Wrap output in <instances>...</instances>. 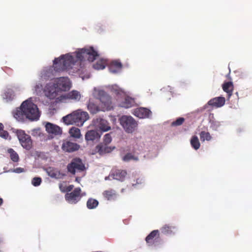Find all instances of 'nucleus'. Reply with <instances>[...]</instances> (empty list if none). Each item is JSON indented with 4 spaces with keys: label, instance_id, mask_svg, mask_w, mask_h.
<instances>
[{
    "label": "nucleus",
    "instance_id": "nucleus-1",
    "mask_svg": "<svg viewBox=\"0 0 252 252\" xmlns=\"http://www.w3.org/2000/svg\"><path fill=\"white\" fill-rule=\"evenodd\" d=\"M73 54L68 53L55 58L53 61V66L44 69L41 73V77L46 80L49 79L57 72L72 68L78 62L86 60L89 62H93L98 56L97 51L93 47L79 49Z\"/></svg>",
    "mask_w": 252,
    "mask_h": 252
},
{
    "label": "nucleus",
    "instance_id": "nucleus-2",
    "mask_svg": "<svg viewBox=\"0 0 252 252\" xmlns=\"http://www.w3.org/2000/svg\"><path fill=\"white\" fill-rule=\"evenodd\" d=\"M14 117L19 122H24L26 119L33 121L39 119L40 113L36 104L31 99L22 102L20 107L13 112Z\"/></svg>",
    "mask_w": 252,
    "mask_h": 252
},
{
    "label": "nucleus",
    "instance_id": "nucleus-3",
    "mask_svg": "<svg viewBox=\"0 0 252 252\" xmlns=\"http://www.w3.org/2000/svg\"><path fill=\"white\" fill-rule=\"evenodd\" d=\"M119 120L120 124L127 133H132L137 126V123L131 116L124 115Z\"/></svg>",
    "mask_w": 252,
    "mask_h": 252
},
{
    "label": "nucleus",
    "instance_id": "nucleus-4",
    "mask_svg": "<svg viewBox=\"0 0 252 252\" xmlns=\"http://www.w3.org/2000/svg\"><path fill=\"white\" fill-rule=\"evenodd\" d=\"M20 143L23 148L29 150L32 146V141L30 135L26 133L22 129H17L15 131Z\"/></svg>",
    "mask_w": 252,
    "mask_h": 252
},
{
    "label": "nucleus",
    "instance_id": "nucleus-5",
    "mask_svg": "<svg viewBox=\"0 0 252 252\" xmlns=\"http://www.w3.org/2000/svg\"><path fill=\"white\" fill-rule=\"evenodd\" d=\"M68 171L75 175L76 171H83L85 170V165L82 160L79 158H75L72 159L71 163L67 165Z\"/></svg>",
    "mask_w": 252,
    "mask_h": 252
},
{
    "label": "nucleus",
    "instance_id": "nucleus-6",
    "mask_svg": "<svg viewBox=\"0 0 252 252\" xmlns=\"http://www.w3.org/2000/svg\"><path fill=\"white\" fill-rule=\"evenodd\" d=\"M54 82L59 91H66L71 87V83L68 77L57 78L54 80Z\"/></svg>",
    "mask_w": 252,
    "mask_h": 252
},
{
    "label": "nucleus",
    "instance_id": "nucleus-7",
    "mask_svg": "<svg viewBox=\"0 0 252 252\" xmlns=\"http://www.w3.org/2000/svg\"><path fill=\"white\" fill-rule=\"evenodd\" d=\"M81 189L80 188H76L73 191L67 193L65 195V198L69 203L76 204L81 199Z\"/></svg>",
    "mask_w": 252,
    "mask_h": 252
},
{
    "label": "nucleus",
    "instance_id": "nucleus-8",
    "mask_svg": "<svg viewBox=\"0 0 252 252\" xmlns=\"http://www.w3.org/2000/svg\"><path fill=\"white\" fill-rule=\"evenodd\" d=\"M93 124L95 128L103 132L107 131L111 129L108 121L101 118L94 119Z\"/></svg>",
    "mask_w": 252,
    "mask_h": 252
},
{
    "label": "nucleus",
    "instance_id": "nucleus-9",
    "mask_svg": "<svg viewBox=\"0 0 252 252\" xmlns=\"http://www.w3.org/2000/svg\"><path fill=\"white\" fill-rule=\"evenodd\" d=\"M44 92L47 97L53 99L56 97L59 90L53 82L47 84L44 89Z\"/></svg>",
    "mask_w": 252,
    "mask_h": 252
},
{
    "label": "nucleus",
    "instance_id": "nucleus-10",
    "mask_svg": "<svg viewBox=\"0 0 252 252\" xmlns=\"http://www.w3.org/2000/svg\"><path fill=\"white\" fill-rule=\"evenodd\" d=\"M115 148V147L109 146L101 142L95 146L93 154L98 153L100 155H102L111 152Z\"/></svg>",
    "mask_w": 252,
    "mask_h": 252
},
{
    "label": "nucleus",
    "instance_id": "nucleus-11",
    "mask_svg": "<svg viewBox=\"0 0 252 252\" xmlns=\"http://www.w3.org/2000/svg\"><path fill=\"white\" fill-rule=\"evenodd\" d=\"M74 112L76 126H82L84 122L89 118V114L87 112L83 111L80 109L75 110Z\"/></svg>",
    "mask_w": 252,
    "mask_h": 252
},
{
    "label": "nucleus",
    "instance_id": "nucleus-12",
    "mask_svg": "<svg viewBox=\"0 0 252 252\" xmlns=\"http://www.w3.org/2000/svg\"><path fill=\"white\" fill-rule=\"evenodd\" d=\"M80 93L77 91L73 90L65 94L61 95L58 98V99L60 101H63L67 99L79 101L80 99Z\"/></svg>",
    "mask_w": 252,
    "mask_h": 252
},
{
    "label": "nucleus",
    "instance_id": "nucleus-13",
    "mask_svg": "<svg viewBox=\"0 0 252 252\" xmlns=\"http://www.w3.org/2000/svg\"><path fill=\"white\" fill-rule=\"evenodd\" d=\"M159 238V231L158 230H154L146 237L145 241L149 246H152L155 245Z\"/></svg>",
    "mask_w": 252,
    "mask_h": 252
},
{
    "label": "nucleus",
    "instance_id": "nucleus-14",
    "mask_svg": "<svg viewBox=\"0 0 252 252\" xmlns=\"http://www.w3.org/2000/svg\"><path fill=\"white\" fill-rule=\"evenodd\" d=\"M133 114L141 119L148 118L152 114V112L148 108L139 107L133 110Z\"/></svg>",
    "mask_w": 252,
    "mask_h": 252
},
{
    "label": "nucleus",
    "instance_id": "nucleus-15",
    "mask_svg": "<svg viewBox=\"0 0 252 252\" xmlns=\"http://www.w3.org/2000/svg\"><path fill=\"white\" fill-rule=\"evenodd\" d=\"M80 147V145L76 143L65 141L63 142L62 148L64 152L71 153L79 150Z\"/></svg>",
    "mask_w": 252,
    "mask_h": 252
},
{
    "label": "nucleus",
    "instance_id": "nucleus-16",
    "mask_svg": "<svg viewBox=\"0 0 252 252\" xmlns=\"http://www.w3.org/2000/svg\"><path fill=\"white\" fill-rule=\"evenodd\" d=\"M225 99L223 97H216L211 99L207 103L208 105L213 107L219 108L223 106L225 104Z\"/></svg>",
    "mask_w": 252,
    "mask_h": 252
},
{
    "label": "nucleus",
    "instance_id": "nucleus-17",
    "mask_svg": "<svg viewBox=\"0 0 252 252\" xmlns=\"http://www.w3.org/2000/svg\"><path fill=\"white\" fill-rule=\"evenodd\" d=\"M161 233L165 235H173L178 230L177 227L173 225L165 224L160 228Z\"/></svg>",
    "mask_w": 252,
    "mask_h": 252
},
{
    "label": "nucleus",
    "instance_id": "nucleus-18",
    "mask_svg": "<svg viewBox=\"0 0 252 252\" xmlns=\"http://www.w3.org/2000/svg\"><path fill=\"white\" fill-rule=\"evenodd\" d=\"M126 175V171L122 169H113L111 174L113 179L121 181L125 180Z\"/></svg>",
    "mask_w": 252,
    "mask_h": 252
},
{
    "label": "nucleus",
    "instance_id": "nucleus-19",
    "mask_svg": "<svg viewBox=\"0 0 252 252\" xmlns=\"http://www.w3.org/2000/svg\"><path fill=\"white\" fill-rule=\"evenodd\" d=\"M102 195L103 197L107 200L114 201L116 200L118 194L115 190L109 189L104 190L102 192Z\"/></svg>",
    "mask_w": 252,
    "mask_h": 252
},
{
    "label": "nucleus",
    "instance_id": "nucleus-20",
    "mask_svg": "<svg viewBox=\"0 0 252 252\" xmlns=\"http://www.w3.org/2000/svg\"><path fill=\"white\" fill-rule=\"evenodd\" d=\"M45 128L48 133L54 135L61 134L62 132L60 127L50 123H47L45 126Z\"/></svg>",
    "mask_w": 252,
    "mask_h": 252
},
{
    "label": "nucleus",
    "instance_id": "nucleus-21",
    "mask_svg": "<svg viewBox=\"0 0 252 252\" xmlns=\"http://www.w3.org/2000/svg\"><path fill=\"white\" fill-rule=\"evenodd\" d=\"M100 136V134L97 131L91 130L86 132L85 137L87 141H94L99 140Z\"/></svg>",
    "mask_w": 252,
    "mask_h": 252
},
{
    "label": "nucleus",
    "instance_id": "nucleus-22",
    "mask_svg": "<svg viewBox=\"0 0 252 252\" xmlns=\"http://www.w3.org/2000/svg\"><path fill=\"white\" fill-rule=\"evenodd\" d=\"M87 108L89 112L93 114H96L99 111V108L94 99L90 98L87 103Z\"/></svg>",
    "mask_w": 252,
    "mask_h": 252
},
{
    "label": "nucleus",
    "instance_id": "nucleus-23",
    "mask_svg": "<svg viewBox=\"0 0 252 252\" xmlns=\"http://www.w3.org/2000/svg\"><path fill=\"white\" fill-rule=\"evenodd\" d=\"M62 120L63 122L67 125H76L75 120V114L74 111L72 112L71 113L63 117Z\"/></svg>",
    "mask_w": 252,
    "mask_h": 252
},
{
    "label": "nucleus",
    "instance_id": "nucleus-24",
    "mask_svg": "<svg viewBox=\"0 0 252 252\" xmlns=\"http://www.w3.org/2000/svg\"><path fill=\"white\" fill-rule=\"evenodd\" d=\"M46 172L48 175L53 178L59 179L63 175L59 170L54 167H49L47 168Z\"/></svg>",
    "mask_w": 252,
    "mask_h": 252
},
{
    "label": "nucleus",
    "instance_id": "nucleus-25",
    "mask_svg": "<svg viewBox=\"0 0 252 252\" xmlns=\"http://www.w3.org/2000/svg\"><path fill=\"white\" fill-rule=\"evenodd\" d=\"M233 88L234 86L232 82H227L222 85V89L227 93L228 98L231 96Z\"/></svg>",
    "mask_w": 252,
    "mask_h": 252
},
{
    "label": "nucleus",
    "instance_id": "nucleus-26",
    "mask_svg": "<svg viewBox=\"0 0 252 252\" xmlns=\"http://www.w3.org/2000/svg\"><path fill=\"white\" fill-rule=\"evenodd\" d=\"M109 70L112 73H116L122 67V63L118 61H114L109 65Z\"/></svg>",
    "mask_w": 252,
    "mask_h": 252
},
{
    "label": "nucleus",
    "instance_id": "nucleus-27",
    "mask_svg": "<svg viewBox=\"0 0 252 252\" xmlns=\"http://www.w3.org/2000/svg\"><path fill=\"white\" fill-rule=\"evenodd\" d=\"M135 100L129 96H126L124 100L122 102L121 106L126 108H128L133 106L135 104Z\"/></svg>",
    "mask_w": 252,
    "mask_h": 252
},
{
    "label": "nucleus",
    "instance_id": "nucleus-28",
    "mask_svg": "<svg viewBox=\"0 0 252 252\" xmlns=\"http://www.w3.org/2000/svg\"><path fill=\"white\" fill-rule=\"evenodd\" d=\"M99 204L98 201L94 198H90L87 201V207L89 209H94L96 208Z\"/></svg>",
    "mask_w": 252,
    "mask_h": 252
},
{
    "label": "nucleus",
    "instance_id": "nucleus-29",
    "mask_svg": "<svg viewBox=\"0 0 252 252\" xmlns=\"http://www.w3.org/2000/svg\"><path fill=\"white\" fill-rule=\"evenodd\" d=\"M7 152L9 154L10 158L12 161L17 162L19 160L18 154L13 149H8Z\"/></svg>",
    "mask_w": 252,
    "mask_h": 252
},
{
    "label": "nucleus",
    "instance_id": "nucleus-30",
    "mask_svg": "<svg viewBox=\"0 0 252 252\" xmlns=\"http://www.w3.org/2000/svg\"><path fill=\"white\" fill-rule=\"evenodd\" d=\"M69 133L71 136L76 138H79L81 136L80 130L76 127H71L69 130Z\"/></svg>",
    "mask_w": 252,
    "mask_h": 252
},
{
    "label": "nucleus",
    "instance_id": "nucleus-31",
    "mask_svg": "<svg viewBox=\"0 0 252 252\" xmlns=\"http://www.w3.org/2000/svg\"><path fill=\"white\" fill-rule=\"evenodd\" d=\"M4 126L2 123H0V137L5 140H11V136L8 132L4 130Z\"/></svg>",
    "mask_w": 252,
    "mask_h": 252
},
{
    "label": "nucleus",
    "instance_id": "nucleus-32",
    "mask_svg": "<svg viewBox=\"0 0 252 252\" xmlns=\"http://www.w3.org/2000/svg\"><path fill=\"white\" fill-rule=\"evenodd\" d=\"M190 144L195 150H197L200 146V144L197 136H193L190 140Z\"/></svg>",
    "mask_w": 252,
    "mask_h": 252
},
{
    "label": "nucleus",
    "instance_id": "nucleus-33",
    "mask_svg": "<svg viewBox=\"0 0 252 252\" xmlns=\"http://www.w3.org/2000/svg\"><path fill=\"white\" fill-rule=\"evenodd\" d=\"M200 138L201 141H210L212 139V136L209 132L202 131L200 133Z\"/></svg>",
    "mask_w": 252,
    "mask_h": 252
},
{
    "label": "nucleus",
    "instance_id": "nucleus-34",
    "mask_svg": "<svg viewBox=\"0 0 252 252\" xmlns=\"http://www.w3.org/2000/svg\"><path fill=\"white\" fill-rule=\"evenodd\" d=\"M43 90V87L41 84H36L34 87V92L37 95H40Z\"/></svg>",
    "mask_w": 252,
    "mask_h": 252
},
{
    "label": "nucleus",
    "instance_id": "nucleus-35",
    "mask_svg": "<svg viewBox=\"0 0 252 252\" xmlns=\"http://www.w3.org/2000/svg\"><path fill=\"white\" fill-rule=\"evenodd\" d=\"M5 98L8 100H12L14 96V93L11 89H7L4 93Z\"/></svg>",
    "mask_w": 252,
    "mask_h": 252
},
{
    "label": "nucleus",
    "instance_id": "nucleus-36",
    "mask_svg": "<svg viewBox=\"0 0 252 252\" xmlns=\"http://www.w3.org/2000/svg\"><path fill=\"white\" fill-rule=\"evenodd\" d=\"M112 134V132H110L109 133H107L104 135L103 138V143H105V144L109 145L112 140L111 134Z\"/></svg>",
    "mask_w": 252,
    "mask_h": 252
},
{
    "label": "nucleus",
    "instance_id": "nucleus-37",
    "mask_svg": "<svg viewBox=\"0 0 252 252\" xmlns=\"http://www.w3.org/2000/svg\"><path fill=\"white\" fill-rule=\"evenodd\" d=\"M123 160L124 161H128L130 160H138V158L135 157L131 153H127L125 156L123 157Z\"/></svg>",
    "mask_w": 252,
    "mask_h": 252
},
{
    "label": "nucleus",
    "instance_id": "nucleus-38",
    "mask_svg": "<svg viewBox=\"0 0 252 252\" xmlns=\"http://www.w3.org/2000/svg\"><path fill=\"white\" fill-rule=\"evenodd\" d=\"M185 121V119L183 118L180 117L178 118L175 121L172 123V126H181L183 124Z\"/></svg>",
    "mask_w": 252,
    "mask_h": 252
},
{
    "label": "nucleus",
    "instance_id": "nucleus-39",
    "mask_svg": "<svg viewBox=\"0 0 252 252\" xmlns=\"http://www.w3.org/2000/svg\"><path fill=\"white\" fill-rule=\"evenodd\" d=\"M42 180L40 177H34L32 179V183L35 187L38 186L40 185Z\"/></svg>",
    "mask_w": 252,
    "mask_h": 252
},
{
    "label": "nucleus",
    "instance_id": "nucleus-40",
    "mask_svg": "<svg viewBox=\"0 0 252 252\" xmlns=\"http://www.w3.org/2000/svg\"><path fill=\"white\" fill-rule=\"evenodd\" d=\"M93 66L94 69L97 70L103 69L105 68L104 64L100 62H97L96 63L94 64Z\"/></svg>",
    "mask_w": 252,
    "mask_h": 252
},
{
    "label": "nucleus",
    "instance_id": "nucleus-41",
    "mask_svg": "<svg viewBox=\"0 0 252 252\" xmlns=\"http://www.w3.org/2000/svg\"><path fill=\"white\" fill-rule=\"evenodd\" d=\"M32 136H40V129H34L32 130Z\"/></svg>",
    "mask_w": 252,
    "mask_h": 252
},
{
    "label": "nucleus",
    "instance_id": "nucleus-42",
    "mask_svg": "<svg viewBox=\"0 0 252 252\" xmlns=\"http://www.w3.org/2000/svg\"><path fill=\"white\" fill-rule=\"evenodd\" d=\"M73 188H74V186L73 185H70L66 188L65 190H63L61 189V185H60V188L62 191L69 192L73 189Z\"/></svg>",
    "mask_w": 252,
    "mask_h": 252
},
{
    "label": "nucleus",
    "instance_id": "nucleus-43",
    "mask_svg": "<svg viewBox=\"0 0 252 252\" xmlns=\"http://www.w3.org/2000/svg\"><path fill=\"white\" fill-rule=\"evenodd\" d=\"M143 183H144V181H143V179L141 178H138L136 179V183H133L132 185H133V186H135L136 185L142 184Z\"/></svg>",
    "mask_w": 252,
    "mask_h": 252
},
{
    "label": "nucleus",
    "instance_id": "nucleus-44",
    "mask_svg": "<svg viewBox=\"0 0 252 252\" xmlns=\"http://www.w3.org/2000/svg\"><path fill=\"white\" fill-rule=\"evenodd\" d=\"M24 171V169L21 167H18L14 169V172L17 173H20Z\"/></svg>",
    "mask_w": 252,
    "mask_h": 252
},
{
    "label": "nucleus",
    "instance_id": "nucleus-45",
    "mask_svg": "<svg viewBox=\"0 0 252 252\" xmlns=\"http://www.w3.org/2000/svg\"><path fill=\"white\" fill-rule=\"evenodd\" d=\"M3 202V199L0 197V206L2 204Z\"/></svg>",
    "mask_w": 252,
    "mask_h": 252
},
{
    "label": "nucleus",
    "instance_id": "nucleus-46",
    "mask_svg": "<svg viewBox=\"0 0 252 252\" xmlns=\"http://www.w3.org/2000/svg\"><path fill=\"white\" fill-rule=\"evenodd\" d=\"M106 98L107 101H109V100H110L109 97H108V96H106Z\"/></svg>",
    "mask_w": 252,
    "mask_h": 252
},
{
    "label": "nucleus",
    "instance_id": "nucleus-47",
    "mask_svg": "<svg viewBox=\"0 0 252 252\" xmlns=\"http://www.w3.org/2000/svg\"><path fill=\"white\" fill-rule=\"evenodd\" d=\"M100 100L102 102V103H105V102L103 101L102 100V98H100Z\"/></svg>",
    "mask_w": 252,
    "mask_h": 252
}]
</instances>
